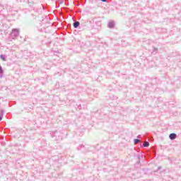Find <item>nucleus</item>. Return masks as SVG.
I'll use <instances>...</instances> for the list:
<instances>
[{"instance_id":"f257e3e1","label":"nucleus","mask_w":181,"mask_h":181,"mask_svg":"<svg viewBox=\"0 0 181 181\" xmlns=\"http://www.w3.org/2000/svg\"><path fill=\"white\" fill-rule=\"evenodd\" d=\"M169 138L171 139H176V134L175 133L170 134L169 136Z\"/></svg>"},{"instance_id":"f03ea898","label":"nucleus","mask_w":181,"mask_h":181,"mask_svg":"<svg viewBox=\"0 0 181 181\" xmlns=\"http://www.w3.org/2000/svg\"><path fill=\"white\" fill-rule=\"evenodd\" d=\"M79 26H80V22L76 21V22L74 23V28H77Z\"/></svg>"},{"instance_id":"7ed1b4c3","label":"nucleus","mask_w":181,"mask_h":181,"mask_svg":"<svg viewBox=\"0 0 181 181\" xmlns=\"http://www.w3.org/2000/svg\"><path fill=\"white\" fill-rule=\"evenodd\" d=\"M143 145H144V146L145 148H146V147L149 146V142L145 141Z\"/></svg>"},{"instance_id":"20e7f679","label":"nucleus","mask_w":181,"mask_h":181,"mask_svg":"<svg viewBox=\"0 0 181 181\" xmlns=\"http://www.w3.org/2000/svg\"><path fill=\"white\" fill-rule=\"evenodd\" d=\"M0 57H1V60H3V62H6V58H5V56L1 55Z\"/></svg>"},{"instance_id":"39448f33","label":"nucleus","mask_w":181,"mask_h":181,"mask_svg":"<svg viewBox=\"0 0 181 181\" xmlns=\"http://www.w3.org/2000/svg\"><path fill=\"white\" fill-rule=\"evenodd\" d=\"M139 142H140L139 139H134L135 144H139Z\"/></svg>"},{"instance_id":"423d86ee","label":"nucleus","mask_w":181,"mask_h":181,"mask_svg":"<svg viewBox=\"0 0 181 181\" xmlns=\"http://www.w3.org/2000/svg\"><path fill=\"white\" fill-rule=\"evenodd\" d=\"M4 73V70L2 69V66H0V74H2Z\"/></svg>"},{"instance_id":"0eeeda50","label":"nucleus","mask_w":181,"mask_h":181,"mask_svg":"<svg viewBox=\"0 0 181 181\" xmlns=\"http://www.w3.org/2000/svg\"><path fill=\"white\" fill-rule=\"evenodd\" d=\"M102 2H107V0H100Z\"/></svg>"},{"instance_id":"6e6552de","label":"nucleus","mask_w":181,"mask_h":181,"mask_svg":"<svg viewBox=\"0 0 181 181\" xmlns=\"http://www.w3.org/2000/svg\"><path fill=\"white\" fill-rule=\"evenodd\" d=\"M0 121H2V117L0 116Z\"/></svg>"}]
</instances>
